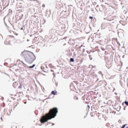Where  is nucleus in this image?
Instances as JSON below:
<instances>
[{
	"label": "nucleus",
	"instance_id": "obj_23",
	"mask_svg": "<svg viewBox=\"0 0 128 128\" xmlns=\"http://www.w3.org/2000/svg\"><path fill=\"white\" fill-rule=\"evenodd\" d=\"M49 98V96H48V98H46V99H45L44 100H46V99H48V98Z\"/></svg>",
	"mask_w": 128,
	"mask_h": 128
},
{
	"label": "nucleus",
	"instance_id": "obj_9",
	"mask_svg": "<svg viewBox=\"0 0 128 128\" xmlns=\"http://www.w3.org/2000/svg\"><path fill=\"white\" fill-rule=\"evenodd\" d=\"M21 17H20V16L19 17V18L18 19V20H20L21 19H22V18H23V14H22L21 15Z\"/></svg>",
	"mask_w": 128,
	"mask_h": 128
},
{
	"label": "nucleus",
	"instance_id": "obj_7",
	"mask_svg": "<svg viewBox=\"0 0 128 128\" xmlns=\"http://www.w3.org/2000/svg\"><path fill=\"white\" fill-rule=\"evenodd\" d=\"M51 93L54 95H55L56 94V92L52 90L51 92Z\"/></svg>",
	"mask_w": 128,
	"mask_h": 128
},
{
	"label": "nucleus",
	"instance_id": "obj_27",
	"mask_svg": "<svg viewBox=\"0 0 128 128\" xmlns=\"http://www.w3.org/2000/svg\"><path fill=\"white\" fill-rule=\"evenodd\" d=\"M87 116V114H86V116H84V118H85Z\"/></svg>",
	"mask_w": 128,
	"mask_h": 128
},
{
	"label": "nucleus",
	"instance_id": "obj_2",
	"mask_svg": "<svg viewBox=\"0 0 128 128\" xmlns=\"http://www.w3.org/2000/svg\"><path fill=\"white\" fill-rule=\"evenodd\" d=\"M28 56L30 58L27 56L25 57V60L29 64H31L36 60V57L33 52L30 53V54H28Z\"/></svg>",
	"mask_w": 128,
	"mask_h": 128
},
{
	"label": "nucleus",
	"instance_id": "obj_37",
	"mask_svg": "<svg viewBox=\"0 0 128 128\" xmlns=\"http://www.w3.org/2000/svg\"><path fill=\"white\" fill-rule=\"evenodd\" d=\"M26 102H25L24 103V104H26Z\"/></svg>",
	"mask_w": 128,
	"mask_h": 128
},
{
	"label": "nucleus",
	"instance_id": "obj_34",
	"mask_svg": "<svg viewBox=\"0 0 128 128\" xmlns=\"http://www.w3.org/2000/svg\"><path fill=\"white\" fill-rule=\"evenodd\" d=\"M53 74H54V73H53Z\"/></svg>",
	"mask_w": 128,
	"mask_h": 128
},
{
	"label": "nucleus",
	"instance_id": "obj_19",
	"mask_svg": "<svg viewBox=\"0 0 128 128\" xmlns=\"http://www.w3.org/2000/svg\"><path fill=\"white\" fill-rule=\"evenodd\" d=\"M42 7H45V5L44 4H43L42 6Z\"/></svg>",
	"mask_w": 128,
	"mask_h": 128
},
{
	"label": "nucleus",
	"instance_id": "obj_31",
	"mask_svg": "<svg viewBox=\"0 0 128 128\" xmlns=\"http://www.w3.org/2000/svg\"><path fill=\"white\" fill-rule=\"evenodd\" d=\"M76 98H77V100H78V97H77Z\"/></svg>",
	"mask_w": 128,
	"mask_h": 128
},
{
	"label": "nucleus",
	"instance_id": "obj_1",
	"mask_svg": "<svg viewBox=\"0 0 128 128\" xmlns=\"http://www.w3.org/2000/svg\"><path fill=\"white\" fill-rule=\"evenodd\" d=\"M58 112V109L57 108L54 107L52 109H50L49 112L46 114V117L44 115L40 119V122L44 124L47 122L48 120L54 118Z\"/></svg>",
	"mask_w": 128,
	"mask_h": 128
},
{
	"label": "nucleus",
	"instance_id": "obj_10",
	"mask_svg": "<svg viewBox=\"0 0 128 128\" xmlns=\"http://www.w3.org/2000/svg\"><path fill=\"white\" fill-rule=\"evenodd\" d=\"M35 66V64H33L32 66H29L28 67L30 68H34Z\"/></svg>",
	"mask_w": 128,
	"mask_h": 128
},
{
	"label": "nucleus",
	"instance_id": "obj_28",
	"mask_svg": "<svg viewBox=\"0 0 128 128\" xmlns=\"http://www.w3.org/2000/svg\"><path fill=\"white\" fill-rule=\"evenodd\" d=\"M79 84L78 83H77V84H76V85L77 86H78V84Z\"/></svg>",
	"mask_w": 128,
	"mask_h": 128
},
{
	"label": "nucleus",
	"instance_id": "obj_20",
	"mask_svg": "<svg viewBox=\"0 0 128 128\" xmlns=\"http://www.w3.org/2000/svg\"><path fill=\"white\" fill-rule=\"evenodd\" d=\"M24 27V26H23V27L22 28H21V30H23V27Z\"/></svg>",
	"mask_w": 128,
	"mask_h": 128
},
{
	"label": "nucleus",
	"instance_id": "obj_41",
	"mask_svg": "<svg viewBox=\"0 0 128 128\" xmlns=\"http://www.w3.org/2000/svg\"><path fill=\"white\" fill-rule=\"evenodd\" d=\"M87 106L88 107V104L87 105Z\"/></svg>",
	"mask_w": 128,
	"mask_h": 128
},
{
	"label": "nucleus",
	"instance_id": "obj_45",
	"mask_svg": "<svg viewBox=\"0 0 128 128\" xmlns=\"http://www.w3.org/2000/svg\"><path fill=\"white\" fill-rule=\"evenodd\" d=\"M1 119H2V118L1 117Z\"/></svg>",
	"mask_w": 128,
	"mask_h": 128
},
{
	"label": "nucleus",
	"instance_id": "obj_17",
	"mask_svg": "<svg viewBox=\"0 0 128 128\" xmlns=\"http://www.w3.org/2000/svg\"><path fill=\"white\" fill-rule=\"evenodd\" d=\"M83 86H84V88H87V87L86 86V85L85 84H84V85H83Z\"/></svg>",
	"mask_w": 128,
	"mask_h": 128
},
{
	"label": "nucleus",
	"instance_id": "obj_22",
	"mask_svg": "<svg viewBox=\"0 0 128 128\" xmlns=\"http://www.w3.org/2000/svg\"><path fill=\"white\" fill-rule=\"evenodd\" d=\"M50 71L52 72H54L53 70H51Z\"/></svg>",
	"mask_w": 128,
	"mask_h": 128
},
{
	"label": "nucleus",
	"instance_id": "obj_30",
	"mask_svg": "<svg viewBox=\"0 0 128 128\" xmlns=\"http://www.w3.org/2000/svg\"><path fill=\"white\" fill-rule=\"evenodd\" d=\"M52 30H51L50 31H51Z\"/></svg>",
	"mask_w": 128,
	"mask_h": 128
},
{
	"label": "nucleus",
	"instance_id": "obj_33",
	"mask_svg": "<svg viewBox=\"0 0 128 128\" xmlns=\"http://www.w3.org/2000/svg\"><path fill=\"white\" fill-rule=\"evenodd\" d=\"M54 123H53V124H52V125H54Z\"/></svg>",
	"mask_w": 128,
	"mask_h": 128
},
{
	"label": "nucleus",
	"instance_id": "obj_32",
	"mask_svg": "<svg viewBox=\"0 0 128 128\" xmlns=\"http://www.w3.org/2000/svg\"><path fill=\"white\" fill-rule=\"evenodd\" d=\"M84 50H83V52L84 51Z\"/></svg>",
	"mask_w": 128,
	"mask_h": 128
},
{
	"label": "nucleus",
	"instance_id": "obj_15",
	"mask_svg": "<svg viewBox=\"0 0 128 128\" xmlns=\"http://www.w3.org/2000/svg\"><path fill=\"white\" fill-rule=\"evenodd\" d=\"M124 103L126 105L128 106V102L125 101Z\"/></svg>",
	"mask_w": 128,
	"mask_h": 128
},
{
	"label": "nucleus",
	"instance_id": "obj_36",
	"mask_svg": "<svg viewBox=\"0 0 128 128\" xmlns=\"http://www.w3.org/2000/svg\"><path fill=\"white\" fill-rule=\"evenodd\" d=\"M0 34V35H1L2 36L1 34Z\"/></svg>",
	"mask_w": 128,
	"mask_h": 128
},
{
	"label": "nucleus",
	"instance_id": "obj_43",
	"mask_svg": "<svg viewBox=\"0 0 128 128\" xmlns=\"http://www.w3.org/2000/svg\"><path fill=\"white\" fill-rule=\"evenodd\" d=\"M44 88H43V90H44Z\"/></svg>",
	"mask_w": 128,
	"mask_h": 128
},
{
	"label": "nucleus",
	"instance_id": "obj_29",
	"mask_svg": "<svg viewBox=\"0 0 128 128\" xmlns=\"http://www.w3.org/2000/svg\"><path fill=\"white\" fill-rule=\"evenodd\" d=\"M86 51H87V52L88 53V50H87Z\"/></svg>",
	"mask_w": 128,
	"mask_h": 128
},
{
	"label": "nucleus",
	"instance_id": "obj_40",
	"mask_svg": "<svg viewBox=\"0 0 128 128\" xmlns=\"http://www.w3.org/2000/svg\"><path fill=\"white\" fill-rule=\"evenodd\" d=\"M61 8H62V6H61Z\"/></svg>",
	"mask_w": 128,
	"mask_h": 128
},
{
	"label": "nucleus",
	"instance_id": "obj_39",
	"mask_svg": "<svg viewBox=\"0 0 128 128\" xmlns=\"http://www.w3.org/2000/svg\"><path fill=\"white\" fill-rule=\"evenodd\" d=\"M88 108H90V106H88Z\"/></svg>",
	"mask_w": 128,
	"mask_h": 128
},
{
	"label": "nucleus",
	"instance_id": "obj_38",
	"mask_svg": "<svg viewBox=\"0 0 128 128\" xmlns=\"http://www.w3.org/2000/svg\"><path fill=\"white\" fill-rule=\"evenodd\" d=\"M29 40H27V41H29Z\"/></svg>",
	"mask_w": 128,
	"mask_h": 128
},
{
	"label": "nucleus",
	"instance_id": "obj_35",
	"mask_svg": "<svg viewBox=\"0 0 128 128\" xmlns=\"http://www.w3.org/2000/svg\"><path fill=\"white\" fill-rule=\"evenodd\" d=\"M87 113L88 114V111L87 112Z\"/></svg>",
	"mask_w": 128,
	"mask_h": 128
},
{
	"label": "nucleus",
	"instance_id": "obj_12",
	"mask_svg": "<svg viewBox=\"0 0 128 128\" xmlns=\"http://www.w3.org/2000/svg\"><path fill=\"white\" fill-rule=\"evenodd\" d=\"M58 6H59V7L58 8H61V6L60 5H56V8H58Z\"/></svg>",
	"mask_w": 128,
	"mask_h": 128
},
{
	"label": "nucleus",
	"instance_id": "obj_42",
	"mask_svg": "<svg viewBox=\"0 0 128 128\" xmlns=\"http://www.w3.org/2000/svg\"><path fill=\"white\" fill-rule=\"evenodd\" d=\"M126 128H128V127H127Z\"/></svg>",
	"mask_w": 128,
	"mask_h": 128
},
{
	"label": "nucleus",
	"instance_id": "obj_13",
	"mask_svg": "<svg viewBox=\"0 0 128 128\" xmlns=\"http://www.w3.org/2000/svg\"><path fill=\"white\" fill-rule=\"evenodd\" d=\"M41 68L42 70L44 71L43 70L44 69V66H41Z\"/></svg>",
	"mask_w": 128,
	"mask_h": 128
},
{
	"label": "nucleus",
	"instance_id": "obj_5",
	"mask_svg": "<svg viewBox=\"0 0 128 128\" xmlns=\"http://www.w3.org/2000/svg\"><path fill=\"white\" fill-rule=\"evenodd\" d=\"M67 11L66 10L64 11L62 10L60 13V14L61 15H63L66 14Z\"/></svg>",
	"mask_w": 128,
	"mask_h": 128
},
{
	"label": "nucleus",
	"instance_id": "obj_18",
	"mask_svg": "<svg viewBox=\"0 0 128 128\" xmlns=\"http://www.w3.org/2000/svg\"><path fill=\"white\" fill-rule=\"evenodd\" d=\"M22 87V85L21 84H20V86H18L19 88H21Z\"/></svg>",
	"mask_w": 128,
	"mask_h": 128
},
{
	"label": "nucleus",
	"instance_id": "obj_44",
	"mask_svg": "<svg viewBox=\"0 0 128 128\" xmlns=\"http://www.w3.org/2000/svg\"><path fill=\"white\" fill-rule=\"evenodd\" d=\"M44 88H43V90H44Z\"/></svg>",
	"mask_w": 128,
	"mask_h": 128
},
{
	"label": "nucleus",
	"instance_id": "obj_3",
	"mask_svg": "<svg viewBox=\"0 0 128 128\" xmlns=\"http://www.w3.org/2000/svg\"><path fill=\"white\" fill-rule=\"evenodd\" d=\"M32 52L28 51V50H25L22 52L21 54V55H22L23 56H25L26 55L28 56V54H30V53Z\"/></svg>",
	"mask_w": 128,
	"mask_h": 128
},
{
	"label": "nucleus",
	"instance_id": "obj_16",
	"mask_svg": "<svg viewBox=\"0 0 128 128\" xmlns=\"http://www.w3.org/2000/svg\"><path fill=\"white\" fill-rule=\"evenodd\" d=\"M126 125V124L124 125L121 128H124L125 127Z\"/></svg>",
	"mask_w": 128,
	"mask_h": 128
},
{
	"label": "nucleus",
	"instance_id": "obj_4",
	"mask_svg": "<svg viewBox=\"0 0 128 128\" xmlns=\"http://www.w3.org/2000/svg\"><path fill=\"white\" fill-rule=\"evenodd\" d=\"M88 92H87V94H85L82 98V100H84L86 104H88V102H87L88 100V95L87 94Z\"/></svg>",
	"mask_w": 128,
	"mask_h": 128
},
{
	"label": "nucleus",
	"instance_id": "obj_6",
	"mask_svg": "<svg viewBox=\"0 0 128 128\" xmlns=\"http://www.w3.org/2000/svg\"><path fill=\"white\" fill-rule=\"evenodd\" d=\"M6 115L8 116H9L10 114V110H8V111L6 112Z\"/></svg>",
	"mask_w": 128,
	"mask_h": 128
},
{
	"label": "nucleus",
	"instance_id": "obj_14",
	"mask_svg": "<svg viewBox=\"0 0 128 128\" xmlns=\"http://www.w3.org/2000/svg\"><path fill=\"white\" fill-rule=\"evenodd\" d=\"M49 66H50V67L51 68H53L54 66H52L51 64H49Z\"/></svg>",
	"mask_w": 128,
	"mask_h": 128
},
{
	"label": "nucleus",
	"instance_id": "obj_24",
	"mask_svg": "<svg viewBox=\"0 0 128 128\" xmlns=\"http://www.w3.org/2000/svg\"><path fill=\"white\" fill-rule=\"evenodd\" d=\"M10 36L11 37H14V36Z\"/></svg>",
	"mask_w": 128,
	"mask_h": 128
},
{
	"label": "nucleus",
	"instance_id": "obj_8",
	"mask_svg": "<svg viewBox=\"0 0 128 128\" xmlns=\"http://www.w3.org/2000/svg\"><path fill=\"white\" fill-rule=\"evenodd\" d=\"M17 82H15L13 84V86L14 88H15L16 87V85L17 84Z\"/></svg>",
	"mask_w": 128,
	"mask_h": 128
},
{
	"label": "nucleus",
	"instance_id": "obj_11",
	"mask_svg": "<svg viewBox=\"0 0 128 128\" xmlns=\"http://www.w3.org/2000/svg\"><path fill=\"white\" fill-rule=\"evenodd\" d=\"M74 61V58H71L70 59V62H73Z\"/></svg>",
	"mask_w": 128,
	"mask_h": 128
},
{
	"label": "nucleus",
	"instance_id": "obj_25",
	"mask_svg": "<svg viewBox=\"0 0 128 128\" xmlns=\"http://www.w3.org/2000/svg\"><path fill=\"white\" fill-rule=\"evenodd\" d=\"M21 62L22 63L24 64V62L22 61H21Z\"/></svg>",
	"mask_w": 128,
	"mask_h": 128
},
{
	"label": "nucleus",
	"instance_id": "obj_21",
	"mask_svg": "<svg viewBox=\"0 0 128 128\" xmlns=\"http://www.w3.org/2000/svg\"><path fill=\"white\" fill-rule=\"evenodd\" d=\"M93 18V17H91V16H90L89 17V18Z\"/></svg>",
	"mask_w": 128,
	"mask_h": 128
},
{
	"label": "nucleus",
	"instance_id": "obj_26",
	"mask_svg": "<svg viewBox=\"0 0 128 128\" xmlns=\"http://www.w3.org/2000/svg\"><path fill=\"white\" fill-rule=\"evenodd\" d=\"M74 56H75L76 55V54H75L74 53Z\"/></svg>",
	"mask_w": 128,
	"mask_h": 128
}]
</instances>
